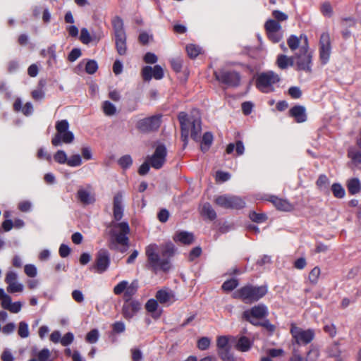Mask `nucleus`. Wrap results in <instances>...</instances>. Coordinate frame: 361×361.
<instances>
[{
	"instance_id": "obj_1",
	"label": "nucleus",
	"mask_w": 361,
	"mask_h": 361,
	"mask_svg": "<svg viewBox=\"0 0 361 361\" xmlns=\"http://www.w3.org/2000/svg\"><path fill=\"white\" fill-rule=\"evenodd\" d=\"M123 192H117L113 199V218L114 221L110 222L108 227L111 229L109 234L111 237V243H117L124 248L120 249L121 252H125L129 245L128 235L130 232L129 224L127 221H121L123 216Z\"/></svg>"
},
{
	"instance_id": "obj_2",
	"label": "nucleus",
	"mask_w": 361,
	"mask_h": 361,
	"mask_svg": "<svg viewBox=\"0 0 361 361\" xmlns=\"http://www.w3.org/2000/svg\"><path fill=\"white\" fill-rule=\"evenodd\" d=\"M175 252V246L171 242L160 246L155 243L149 244L145 247L148 269L155 274L158 271L169 272L172 267L171 258Z\"/></svg>"
},
{
	"instance_id": "obj_3",
	"label": "nucleus",
	"mask_w": 361,
	"mask_h": 361,
	"mask_svg": "<svg viewBox=\"0 0 361 361\" xmlns=\"http://www.w3.org/2000/svg\"><path fill=\"white\" fill-rule=\"evenodd\" d=\"M178 119L180 126V139L183 142V149L188 143L190 129V137L192 140L198 141L202 131L201 121L198 118H189L187 113L181 111L178 115Z\"/></svg>"
},
{
	"instance_id": "obj_4",
	"label": "nucleus",
	"mask_w": 361,
	"mask_h": 361,
	"mask_svg": "<svg viewBox=\"0 0 361 361\" xmlns=\"http://www.w3.org/2000/svg\"><path fill=\"white\" fill-rule=\"evenodd\" d=\"M267 292V285L254 286L248 283L235 290L233 298L240 300L245 304H252L265 296Z\"/></svg>"
},
{
	"instance_id": "obj_5",
	"label": "nucleus",
	"mask_w": 361,
	"mask_h": 361,
	"mask_svg": "<svg viewBox=\"0 0 361 361\" xmlns=\"http://www.w3.org/2000/svg\"><path fill=\"white\" fill-rule=\"evenodd\" d=\"M313 52L310 50L308 39L304 36V42L298 51L293 55L294 66L297 71H304L307 73H312Z\"/></svg>"
},
{
	"instance_id": "obj_6",
	"label": "nucleus",
	"mask_w": 361,
	"mask_h": 361,
	"mask_svg": "<svg viewBox=\"0 0 361 361\" xmlns=\"http://www.w3.org/2000/svg\"><path fill=\"white\" fill-rule=\"evenodd\" d=\"M215 80L226 88H236L240 85L241 75L237 71L221 68L213 73Z\"/></svg>"
},
{
	"instance_id": "obj_7",
	"label": "nucleus",
	"mask_w": 361,
	"mask_h": 361,
	"mask_svg": "<svg viewBox=\"0 0 361 361\" xmlns=\"http://www.w3.org/2000/svg\"><path fill=\"white\" fill-rule=\"evenodd\" d=\"M111 25L115 37V47L121 56L127 53V36L124 29L123 20L119 16H115L111 20Z\"/></svg>"
},
{
	"instance_id": "obj_8",
	"label": "nucleus",
	"mask_w": 361,
	"mask_h": 361,
	"mask_svg": "<svg viewBox=\"0 0 361 361\" xmlns=\"http://www.w3.org/2000/svg\"><path fill=\"white\" fill-rule=\"evenodd\" d=\"M69 123L67 120H60L56 121L55 128L56 133L51 139V144L54 147H58L64 144H71L74 140V134L69 130Z\"/></svg>"
},
{
	"instance_id": "obj_9",
	"label": "nucleus",
	"mask_w": 361,
	"mask_h": 361,
	"mask_svg": "<svg viewBox=\"0 0 361 361\" xmlns=\"http://www.w3.org/2000/svg\"><path fill=\"white\" fill-rule=\"evenodd\" d=\"M290 333L292 336V344L298 346L308 345L315 338V331L313 329H303L294 323L290 324Z\"/></svg>"
},
{
	"instance_id": "obj_10",
	"label": "nucleus",
	"mask_w": 361,
	"mask_h": 361,
	"mask_svg": "<svg viewBox=\"0 0 361 361\" xmlns=\"http://www.w3.org/2000/svg\"><path fill=\"white\" fill-rule=\"evenodd\" d=\"M280 81L279 75L272 71L260 73L257 79L256 87L263 93H269L274 90L273 85Z\"/></svg>"
},
{
	"instance_id": "obj_11",
	"label": "nucleus",
	"mask_w": 361,
	"mask_h": 361,
	"mask_svg": "<svg viewBox=\"0 0 361 361\" xmlns=\"http://www.w3.org/2000/svg\"><path fill=\"white\" fill-rule=\"evenodd\" d=\"M214 202L217 206L226 209H241L245 207L244 199L239 196L225 194L215 197Z\"/></svg>"
},
{
	"instance_id": "obj_12",
	"label": "nucleus",
	"mask_w": 361,
	"mask_h": 361,
	"mask_svg": "<svg viewBox=\"0 0 361 361\" xmlns=\"http://www.w3.org/2000/svg\"><path fill=\"white\" fill-rule=\"evenodd\" d=\"M162 116L154 115L139 120L136 128L142 133H149L158 130L161 123Z\"/></svg>"
},
{
	"instance_id": "obj_13",
	"label": "nucleus",
	"mask_w": 361,
	"mask_h": 361,
	"mask_svg": "<svg viewBox=\"0 0 361 361\" xmlns=\"http://www.w3.org/2000/svg\"><path fill=\"white\" fill-rule=\"evenodd\" d=\"M268 308L264 304H259L252 307L243 312V318L252 325L257 323V319L265 318L268 316Z\"/></svg>"
},
{
	"instance_id": "obj_14",
	"label": "nucleus",
	"mask_w": 361,
	"mask_h": 361,
	"mask_svg": "<svg viewBox=\"0 0 361 361\" xmlns=\"http://www.w3.org/2000/svg\"><path fill=\"white\" fill-rule=\"evenodd\" d=\"M331 53L330 35L328 32L322 33L319 42V54L322 64H326Z\"/></svg>"
},
{
	"instance_id": "obj_15",
	"label": "nucleus",
	"mask_w": 361,
	"mask_h": 361,
	"mask_svg": "<svg viewBox=\"0 0 361 361\" xmlns=\"http://www.w3.org/2000/svg\"><path fill=\"white\" fill-rule=\"evenodd\" d=\"M264 29L268 39L273 43H278L283 39L281 25L274 19H269L266 21Z\"/></svg>"
},
{
	"instance_id": "obj_16",
	"label": "nucleus",
	"mask_w": 361,
	"mask_h": 361,
	"mask_svg": "<svg viewBox=\"0 0 361 361\" xmlns=\"http://www.w3.org/2000/svg\"><path fill=\"white\" fill-rule=\"evenodd\" d=\"M111 263L110 254L106 249H100L96 255L92 269L98 274L105 272Z\"/></svg>"
},
{
	"instance_id": "obj_17",
	"label": "nucleus",
	"mask_w": 361,
	"mask_h": 361,
	"mask_svg": "<svg viewBox=\"0 0 361 361\" xmlns=\"http://www.w3.org/2000/svg\"><path fill=\"white\" fill-rule=\"evenodd\" d=\"M167 150L164 145H159L152 156L147 157L151 166L155 169H160L166 162Z\"/></svg>"
},
{
	"instance_id": "obj_18",
	"label": "nucleus",
	"mask_w": 361,
	"mask_h": 361,
	"mask_svg": "<svg viewBox=\"0 0 361 361\" xmlns=\"http://www.w3.org/2000/svg\"><path fill=\"white\" fill-rule=\"evenodd\" d=\"M141 74L145 81H149L152 78L161 80L164 77V71L159 65H155L153 68L146 66L142 68Z\"/></svg>"
},
{
	"instance_id": "obj_19",
	"label": "nucleus",
	"mask_w": 361,
	"mask_h": 361,
	"mask_svg": "<svg viewBox=\"0 0 361 361\" xmlns=\"http://www.w3.org/2000/svg\"><path fill=\"white\" fill-rule=\"evenodd\" d=\"M141 309V304L137 300L124 302L122 307V314L128 320L132 319Z\"/></svg>"
},
{
	"instance_id": "obj_20",
	"label": "nucleus",
	"mask_w": 361,
	"mask_h": 361,
	"mask_svg": "<svg viewBox=\"0 0 361 361\" xmlns=\"http://www.w3.org/2000/svg\"><path fill=\"white\" fill-rule=\"evenodd\" d=\"M267 200L271 202L277 210L291 212L294 209L293 204L286 199L280 198L275 195H271Z\"/></svg>"
},
{
	"instance_id": "obj_21",
	"label": "nucleus",
	"mask_w": 361,
	"mask_h": 361,
	"mask_svg": "<svg viewBox=\"0 0 361 361\" xmlns=\"http://www.w3.org/2000/svg\"><path fill=\"white\" fill-rule=\"evenodd\" d=\"M288 115L294 118L297 123H303L307 121L306 109L302 105H295L290 109Z\"/></svg>"
},
{
	"instance_id": "obj_22",
	"label": "nucleus",
	"mask_w": 361,
	"mask_h": 361,
	"mask_svg": "<svg viewBox=\"0 0 361 361\" xmlns=\"http://www.w3.org/2000/svg\"><path fill=\"white\" fill-rule=\"evenodd\" d=\"M77 199L83 204L88 205L95 202L94 195L90 190L80 188L76 194Z\"/></svg>"
},
{
	"instance_id": "obj_23",
	"label": "nucleus",
	"mask_w": 361,
	"mask_h": 361,
	"mask_svg": "<svg viewBox=\"0 0 361 361\" xmlns=\"http://www.w3.org/2000/svg\"><path fill=\"white\" fill-rule=\"evenodd\" d=\"M155 297L157 301L163 305H170L175 301L174 295L172 291H169L165 289L158 290Z\"/></svg>"
},
{
	"instance_id": "obj_24",
	"label": "nucleus",
	"mask_w": 361,
	"mask_h": 361,
	"mask_svg": "<svg viewBox=\"0 0 361 361\" xmlns=\"http://www.w3.org/2000/svg\"><path fill=\"white\" fill-rule=\"evenodd\" d=\"M195 238L192 233L188 231H178L173 236L175 242L180 243L183 245H190L194 242Z\"/></svg>"
},
{
	"instance_id": "obj_25",
	"label": "nucleus",
	"mask_w": 361,
	"mask_h": 361,
	"mask_svg": "<svg viewBox=\"0 0 361 361\" xmlns=\"http://www.w3.org/2000/svg\"><path fill=\"white\" fill-rule=\"evenodd\" d=\"M276 64L281 70L287 69L289 66H294L293 56H288L285 54H279L276 58Z\"/></svg>"
},
{
	"instance_id": "obj_26",
	"label": "nucleus",
	"mask_w": 361,
	"mask_h": 361,
	"mask_svg": "<svg viewBox=\"0 0 361 361\" xmlns=\"http://www.w3.org/2000/svg\"><path fill=\"white\" fill-rule=\"evenodd\" d=\"M345 185L348 193L351 195H356L361 191V183L357 178L348 179Z\"/></svg>"
},
{
	"instance_id": "obj_27",
	"label": "nucleus",
	"mask_w": 361,
	"mask_h": 361,
	"mask_svg": "<svg viewBox=\"0 0 361 361\" xmlns=\"http://www.w3.org/2000/svg\"><path fill=\"white\" fill-rule=\"evenodd\" d=\"M138 287V281L137 280L133 281L130 284L128 283L123 294L124 302L133 300L132 298L137 293Z\"/></svg>"
},
{
	"instance_id": "obj_28",
	"label": "nucleus",
	"mask_w": 361,
	"mask_h": 361,
	"mask_svg": "<svg viewBox=\"0 0 361 361\" xmlns=\"http://www.w3.org/2000/svg\"><path fill=\"white\" fill-rule=\"evenodd\" d=\"M251 346L252 342L250 338L247 336H242L238 338L235 348L240 352H247L251 348Z\"/></svg>"
},
{
	"instance_id": "obj_29",
	"label": "nucleus",
	"mask_w": 361,
	"mask_h": 361,
	"mask_svg": "<svg viewBox=\"0 0 361 361\" xmlns=\"http://www.w3.org/2000/svg\"><path fill=\"white\" fill-rule=\"evenodd\" d=\"M304 36L305 35H300V37H297L295 35H291L287 39V44L292 51H295L298 48L300 49V42L302 39L304 40Z\"/></svg>"
},
{
	"instance_id": "obj_30",
	"label": "nucleus",
	"mask_w": 361,
	"mask_h": 361,
	"mask_svg": "<svg viewBox=\"0 0 361 361\" xmlns=\"http://www.w3.org/2000/svg\"><path fill=\"white\" fill-rule=\"evenodd\" d=\"M235 149L236 154L240 156L244 153L245 147L242 141L238 140L235 144L229 143L226 149V152L228 154H231Z\"/></svg>"
},
{
	"instance_id": "obj_31",
	"label": "nucleus",
	"mask_w": 361,
	"mask_h": 361,
	"mask_svg": "<svg viewBox=\"0 0 361 361\" xmlns=\"http://www.w3.org/2000/svg\"><path fill=\"white\" fill-rule=\"evenodd\" d=\"M201 213L202 216L207 217L210 221H213L216 218V213L209 202L203 204Z\"/></svg>"
},
{
	"instance_id": "obj_32",
	"label": "nucleus",
	"mask_w": 361,
	"mask_h": 361,
	"mask_svg": "<svg viewBox=\"0 0 361 361\" xmlns=\"http://www.w3.org/2000/svg\"><path fill=\"white\" fill-rule=\"evenodd\" d=\"M320 352L317 346L311 345L305 357V361H317L319 357Z\"/></svg>"
},
{
	"instance_id": "obj_33",
	"label": "nucleus",
	"mask_w": 361,
	"mask_h": 361,
	"mask_svg": "<svg viewBox=\"0 0 361 361\" xmlns=\"http://www.w3.org/2000/svg\"><path fill=\"white\" fill-rule=\"evenodd\" d=\"M213 142V135L210 132H206L203 136L201 143V150L205 152L209 150Z\"/></svg>"
},
{
	"instance_id": "obj_34",
	"label": "nucleus",
	"mask_w": 361,
	"mask_h": 361,
	"mask_svg": "<svg viewBox=\"0 0 361 361\" xmlns=\"http://www.w3.org/2000/svg\"><path fill=\"white\" fill-rule=\"evenodd\" d=\"M331 191L336 198L341 199L345 195V190L341 184L335 183L331 185Z\"/></svg>"
},
{
	"instance_id": "obj_35",
	"label": "nucleus",
	"mask_w": 361,
	"mask_h": 361,
	"mask_svg": "<svg viewBox=\"0 0 361 361\" xmlns=\"http://www.w3.org/2000/svg\"><path fill=\"white\" fill-rule=\"evenodd\" d=\"M249 218L252 221L257 224L265 222L267 220V216L266 214L257 213L255 211L250 212Z\"/></svg>"
},
{
	"instance_id": "obj_36",
	"label": "nucleus",
	"mask_w": 361,
	"mask_h": 361,
	"mask_svg": "<svg viewBox=\"0 0 361 361\" xmlns=\"http://www.w3.org/2000/svg\"><path fill=\"white\" fill-rule=\"evenodd\" d=\"M238 280L233 278L224 281L221 286V288L224 291H232L238 286Z\"/></svg>"
},
{
	"instance_id": "obj_37",
	"label": "nucleus",
	"mask_w": 361,
	"mask_h": 361,
	"mask_svg": "<svg viewBox=\"0 0 361 361\" xmlns=\"http://www.w3.org/2000/svg\"><path fill=\"white\" fill-rule=\"evenodd\" d=\"M186 51L190 59H195L201 52V48L195 44H190L186 46Z\"/></svg>"
},
{
	"instance_id": "obj_38",
	"label": "nucleus",
	"mask_w": 361,
	"mask_h": 361,
	"mask_svg": "<svg viewBox=\"0 0 361 361\" xmlns=\"http://www.w3.org/2000/svg\"><path fill=\"white\" fill-rule=\"evenodd\" d=\"M103 111L106 116H112L116 114V106L109 101H104L102 104Z\"/></svg>"
},
{
	"instance_id": "obj_39",
	"label": "nucleus",
	"mask_w": 361,
	"mask_h": 361,
	"mask_svg": "<svg viewBox=\"0 0 361 361\" xmlns=\"http://www.w3.org/2000/svg\"><path fill=\"white\" fill-rule=\"evenodd\" d=\"M118 164L123 169H127L133 164V159L130 155L126 154L118 160Z\"/></svg>"
},
{
	"instance_id": "obj_40",
	"label": "nucleus",
	"mask_w": 361,
	"mask_h": 361,
	"mask_svg": "<svg viewBox=\"0 0 361 361\" xmlns=\"http://www.w3.org/2000/svg\"><path fill=\"white\" fill-rule=\"evenodd\" d=\"M47 54L49 56L47 64L49 66H52L56 63V47L54 45L48 47Z\"/></svg>"
},
{
	"instance_id": "obj_41",
	"label": "nucleus",
	"mask_w": 361,
	"mask_h": 361,
	"mask_svg": "<svg viewBox=\"0 0 361 361\" xmlns=\"http://www.w3.org/2000/svg\"><path fill=\"white\" fill-rule=\"evenodd\" d=\"M321 274V270L319 267H314L311 271L309 273L308 279L310 282L312 284H316L318 281L319 277Z\"/></svg>"
},
{
	"instance_id": "obj_42",
	"label": "nucleus",
	"mask_w": 361,
	"mask_h": 361,
	"mask_svg": "<svg viewBox=\"0 0 361 361\" xmlns=\"http://www.w3.org/2000/svg\"><path fill=\"white\" fill-rule=\"evenodd\" d=\"M54 159L60 164H67L68 161L67 155L63 150H58L54 155Z\"/></svg>"
},
{
	"instance_id": "obj_43",
	"label": "nucleus",
	"mask_w": 361,
	"mask_h": 361,
	"mask_svg": "<svg viewBox=\"0 0 361 361\" xmlns=\"http://www.w3.org/2000/svg\"><path fill=\"white\" fill-rule=\"evenodd\" d=\"M99 336L98 330L97 329H94L87 334L85 340L87 343H95L99 339Z\"/></svg>"
},
{
	"instance_id": "obj_44",
	"label": "nucleus",
	"mask_w": 361,
	"mask_h": 361,
	"mask_svg": "<svg viewBox=\"0 0 361 361\" xmlns=\"http://www.w3.org/2000/svg\"><path fill=\"white\" fill-rule=\"evenodd\" d=\"M218 354L223 361H236L233 355L230 352V349L219 350Z\"/></svg>"
},
{
	"instance_id": "obj_45",
	"label": "nucleus",
	"mask_w": 361,
	"mask_h": 361,
	"mask_svg": "<svg viewBox=\"0 0 361 361\" xmlns=\"http://www.w3.org/2000/svg\"><path fill=\"white\" fill-rule=\"evenodd\" d=\"M228 338L226 336H220L217 338L216 340V345L219 348V350H223L224 349H230L228 347Z\"/></svg>"
},
{
	"instance_id": "obj_46",
	"label": "nucleus",
	"mask_w": 361,
	"mask_h": 361,
	"mask_svg": "<svg viewBox=\"0 0 361 361\" xmlns=\"http://www.w3.org/2000/svg\"><path fill=\"white\" fill-rule=\"evenodd\" d=\"M82 164V159L79 154L72 155L68 159L67 165L71 167L79 166Z\"/></svg>"
},
{
	"instance_id": "obj_47",
	"label": "nucleus",
	"mask_w": 361,
	"mask_h": 361,
	"mask_svg": "<svg viewBox=\"0 0 361 361\" xmlns=\"http://www.w3.org/2000/svg\"><path fill=\"white\" fill-rule=\"evenodd\" d=\"M348 157L355 164H361V151L357 150H348Z\"/></svg>"
},
{
	"instance_id": "obj_48",
	"label": "nucleus",
	"mask_w": 361,
	"mask_h": 361,
	"mask_svg": "<svg viewBox=\"0 0 361 361\" xmlns=\"http://www.w3.org/2000/svg\"><path fill=\"white\" fill-rule=\"evenodd\" d=\"M80 40L84 44H88L92 42L90 33L87 28H82L80 30Z\"/></svg>"
},
{
	"instance_id": "obj_49",
	"label": "nucleus",
	"mask_w": 361,
	"mask_h": 361,
	"mask_svg": "<svg viewBox=\"0 0 361 361\" xmlns=\"http://www.w3.org/2000/svg\"><path fill=\"white\" fill-rule=\"evenodd\" d=\"M128 282L127 281H121L114 288V293L116 295H119L122 293L124 294L126 288H127Z\"/></svg>"
},
{
	"instance_id": "obj_50",
	"label": "nucleus",
	"mask_w": 361,
	"mask_h": 361,
	"mask_svg": "<svg viewBox=\"0 0 361 361\" xmlns=\"http://www.w3.org/2000/svg\"><path fill=\"white\" fill-rule=\"evenodd\" d=\"M98 69V65L96 61L89 60L85 66V71L88 74H94Z\"/></svg>"
},
{
	"instance_id": "obj_51",
	"label": "nucleus",
	"mask_w": 361,
	"mask_h": 361,
	"mask_svg": "<svg viewBox=\"0 0 361 361\" xmlns=\"http://www.w3.org/2000/svg\"><path fill=\"white\" fill-rule=\"evenodd\" d=\"M211 340L208 337H202L197 341V346L201 350H205L209 348Z\"/></svg>"
},
{
	"instance_id": "obj_52",
	"label": "nucleus",
	"mask_w": 361,
	"mask_h": 361,
	"mask_svg": "<svg viewBox=\"0 0 361 361\" xmlns=\"http://www.w3.org/2000/svg\"><path fill=\"white\" fill-rule=\"evenodd\" d=\"M158 301L157 299H149L145 304V309L148 312L153 313L158 308Z\"/></svg>"
},
{
	"instance_id": "obj_53",
	"label": "nucleus",
	"mask_w": 361,
	"mask_h": 361,
	"mask_svg": "<svg viewBox=\"0 0 361 361\" xmlns=\"http://www.w3.org/2000/svg\"><path fill=\"white\" fill-rule=\"evenodd\" d=\"M18 333L21 338H27L29 336L28 325L25 322H20Z\"/></svg>"
},
{
	"instance_id": "obj_54",
	"label": "nucleus",
	"mask_w": 361,
	"mask_h": 361,
	"mask_svg": "<svg viewBox=\"0 0 361 361\" xmlns=\"http://www.w3.org/2000/svg\"><path fill=\"white\" fill-rule=\"evenodd\" d=\"M324 331L329 334L331 338H334L337 334V329L334 324H326L323 328Z\"/></svg>"
},
{
	"instance_id": "obj_55",
	"label": "nucleus",
	"mask_w": 361,
	"mask_h": 361,
	"mask_svg": "<svg viewBox=\"0 0 361 361\" xmlns=\"http://www.w3.org/2000/svg\"><path fill=\"white\" fill-rule=\"evenodd\" d=\"M329 183V178L324 174H321L316 181V185L320 190L326 188Z\"/></svg>"
},
{
	"instance_id": "obj_56",
	"label": "nucleus",
	"mask_w": 361,
	"mask_h": 361,
	"mask_svg": "<svg viewBox=\"0 0 361 361\" xmlns=\"http://www.w3.org/2000/svg\"><path fill=\"white\" fill-rule=\"evenodd\" d=\"M23 286L20 283H18L17 281L8 284L7 291L11 293L21 292L23 291Z\"/></svg>"
},
{
	"instance_id": "obj_57",
	"label": "nucleus",
	"mask_w": 361,
	"mask_h": 361,
	"mask_svg": "<svg viewBox=\"0 0 361 361\" xmlns=\"http://www.w3.org/2000/svg\"><path fill=\"white\" fill-rule=\"evenodd\" d=\"M272 16L274 18V20L278 23L285 21L288 19V15L279 10L273 11Z\"/></svg>"
},
{
	"instance_id": "obj_58",
	"label": "nucleus",
	"mask_w": 361,
	"mask_h": 361,
	"mask_svg": "<svg viewBox=\"0 0 361 361\" xmlns=\"http://www.w3.org/2000/svg\"><path fill=\"white\" fill-rule=\"evenodd\" d=\"M74 335L71 332L66 333L61 339V343L63 346H68L73 343Z\"/></svg>"
},
{
	"instance_id": "obj_59",
	"label": "nucleus",
	"mask_w": 361,
	"mask_h": 361,
	"mask_svg": "<svg viewBox=\"0 0 361 361\" xmlns=\"http://www.w3.org/2000/svg\"><path fill=\"white\" fill-rule=\"evenodd\" d=\"M25 274L31 278L36 276L37 275V268L33 264H26L24 267Z\"/></svg>"
},
{
	"instance_id": "obj_60",
	"label": "nucleus",
	"mask_w": 361,
	"mask_h": 361,
	"mask_svg": "<svg viewBox=\"0 0 361 361\" xmlns=\"http://www.w3.org/2000/svg\"><path fill=\"white\" fill-rule=\"evenodd\" d=\"M126 330L125 324L123 322H116L112 324V331L115 334H121Z\"/></svg>"
},
{
	"instance_id": "obj_61",
	"label": "nucleus",
	"mask_w": 361,
	"mask_h": 361,
	"mask_svg": "<svg viewBox=\"0 0 361 361\" xmlns=\"http://www.w3.org/2000/svg\"><path fill=\"white\" fill-rule=\"evenodd\" d=\"M288 94L293 99H299L302 96V91L298 87L293 86L288 89Z\"/></svg>"
},
{
	"instance_id": "obj_62",
	"label": "nucleus",
	"mask_w": 361,
	"mask_h": 361,
	"mask_svg": "<svg viewBox=\"0 0 361 361\" xmlns=\"http://www.w3.org/2000/svg\"><path fill=\"white\" fill-rule=\"evenodd\" d=\"M171 66L172 69L176 72L179 73L182 70L183 63L182 60L180 59H173L171 60Z\"/></svg>"
},
{
	"instance_id": "obj_63",
	"label": "nucleus",
	"mask_w": 361,
	"mask_h": 361,
	"mask_svg": "<svg viewBox=\"0 0 361 361\" xmlns=\"http://www.w3.org/2000/svg\"><path fill=\"white\" fill-rule=\"evenodd\" d=\"M81 54L82 53L80 49L74 48L68 54V60L71 62H73L77 60L81 56Z\"/></svg>"
},
{
	"instance_id": "obj_64",
	"label": "nucleus",
	"mask_w": 361,
	"mask_h": 361,
	"mask_svg": "<svg viewBox=\"0 0 361 361\" xmlns=\"http://www.w3.org/2000/svg\"><path fill=\"white\" fill-rule=\"evenodd\" d=\"M289 361H305V357L300 355L299 349L294 347L292 351V355L289 358Z\"/></svg>"
}]
</instances>
